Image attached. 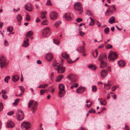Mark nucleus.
<instances>
[{
    "label": "nucleus",
    "mask_w": 130,
    "mask_h": 130,
    "mask_svg": "<svg viewBox=\"0 0 130 130\" xmlns=\"http://www.w3.org/2000/svg\"><path fill=\"white\" fill-rule=\"evenodd\" d=\"M26 19L27 21H29L30 20V16L28 14H27L26 15Z\"/></svg>",
    "instance_id": "nucleus-40"
},
{
    "label": "nucleus",
    "mask_w": 130,
    "mask_h": 130,
    "mask_svg": "<svg viewBox=\"0 0 130 130\" xmlns=\"http://www.w3.org/2000/svg\"><path fill=\"white\" fill-rule=\"evenodd\" d=\"M15 124L13 121H8L6 124V126L7 127L12 128L14 127Z\"/></svg>",
    "instance_id": "nucleus-14"
},
{
    "label": "nucleus",
    "mask_w": 130,
    "mask_h": 130,
    "mask_svg": "<svg viewBox=\"0 0 130 130\" xmlns=\"http://www.w3.org/2000/svg\"><path fill=\"white\" fill-rule=\"evenodd\" d=\"M118 87L117 86H115L112 88V91H114Z\"/></svg>",
    "instance_id": "nucleus-54"
},
{
    "label": "nucleus",
    "mask_w": 130,
    "mask_h": 130,
    "mask_svg": "<svg viewBox=\"0 0 130 130\" xmlns=\"http://www.w3.org/2000/svg\"><path fill=\"white\" fill-rule=\"evenodd\" d=\"M8 63V61L3 56L0 57V65L1 68L6 67Z\"/></svg>",
    "instance_id": "nucleus-5"
},
{
    "label": "nucleus",
    "mask_w": 130,
    "mask_h": 130,
    "mask_svg": "<svg viewBox=\"0 0 130 130\" xmlns=\"http://www.w3.org/2000/svg\"><path fill=\"white\" fill-rule=\"evenodd\" d=\"M46 5H52L51 2L50 0H48L46 4Z\"/></svg>",
    "instance_id": "nucleus-48"
},
{
    "label": "nucleus",
    "mask_w": 130,
    "mask_h": 130,
    "mask_svg": "<svg viewBox=\"0 0 130 130\" xmlns=\"http://www.w3.org/2000/svg\"><path fill=\"white\" fill-rule=\"evenodd\" d=\"M73 85H74V87L75 88L77 87L78 86V84L77 83L74 84Z\"/></svg>",
    "instance_id": "nucleus-64"
},
{
    "label": "nucleus",
    "mask_w": 130,
    "mask_h": 130,
    "mask_svg": "<svg viewBox=\"0 0 130 130\" xmlns=\"http://www.w3.org/2000/svg\"><path fill=\"white\" fill-rule=\"evenodd\" d=\"M63 75H61L58 76L56 79V81L57 82H59L60 81L62 78L63 77Z\"/></svg>",
    "instance_id": "nucleus-27"
},
{
    "label": "nucleus",
    "mask_w": 130,
    "mask_h": 130,
    "mask_svg": "<svg viewBox=\"0 0 130 130\" xmlns=\"http://www.w3.org/2000/svg\"><path fill=\"white\" fill-rule=\"evenodd\" d=\"M82 19L80 18H78L77 20L76 21L78 23H79L82 21Z\"/></svg>",
    "instance_id": "nucleus-56"
},
{
    "label": "nucleus",
    "mask_w": 130,
    "mask_h": 130,
    "mask_svg": "<svg viewBox=\"0 0 130 130\" xmlns=\"http://www.w3.org/2000/svg\"><path fill=\"white\" fill-rule=\"evenodd\" d=\"M106 59L107 57L105 54L104 53H102L99 55L98 60L101 62V61H104Z\"/></svg>",
    "instance_id": "nucleus-11"
},
{
    "label": "nucleus",
    "mask_w": 130,
    "mask_h": 130,
    "mask_svg": "<svg viewBox=\"0 0 130 130\" xmlns=\"http://www.w3.org/2000/svg\"><path fill=\"white\" fill-rule=\"evenodd\" d=\"M46 11H42V12L41 13V15H46Z\"/></svg>",
    "instance_id": "nucleus-55"
},
{
    "label": "nucleus",
    "mask_w": 130,
    "mask_h": 130,
    "mask_svg": "<svg viewBox=\"0 0 130 130\" xmlns=\"http://www.w3.org/2000/svg\"><path fill=\"white\" fill-rule=\"evenodd\" d=\"M95 110L92 109H91L89 111V112L90 113H95Z\"/></svg>",
    "instance_id": "nucleus-51"
},
{
    "label": "nucleus",
    "mask_w": 130,
    "mask_h": 130,
    "mask_svg": "<svg viewBox=\"0 0 130 130\" xmlns=\"http://www.w3.org/2000/svg\"><path fill=\"white\" fill-rule=\"evenodd\" d=\"M59 95L60 98H62L64 96L66 93L64 90V86L63 85L60 84L59 86Z\"/></svg>",
    "instance_id": "nucleus-3"
},
{
    "label": "nucleus",
    "mask_w": 130,
    "mask_h": 130,
    "mask_svg": "<svg viewBox=\"0 0 130 130\" xmlns=\"http://www.w3.org/2000/svg\"><path fill=\"white\" fill-rule=\"evenodd\" d=\"M89 19L91 21L89 24V25L91 26L93 25L94 24V20L91 17H90Z\"/></svg>",
    "instance_id": "nucleus-31"
},
{
    "label": "nucleus",
    "mask_w": 130,
    "mask_h": 130,
    "mask_svg": "<svg viewBox=\"0 0 130 130\" xmlns=\"http://www.w3.org/2000/svg\"><path fill=\"white\" fill-rule=\"evenodd\" d=\"M61 55L62 57L67 59H68L69 58V56L67 53H62Z\"/></svg>",
    "instance_id": "nucleus-26"
},
{
    "label": "nucleus",
    "mask_w": 130,
    "mask_h": 130,
    "mask_svg": "<svg viewBox=\"0 0 130 130\" xmlns=\"http://www.w3.org/2000/svg\"><path fill=\"white\" fill-rule=\"evenodd\" d=\"M13 29V27L12 26H10L8 27L7 28V31H9L10 32H11Z\"/></svg>",
    "instance_id": "nucleus-39"
},
{
    "label": "nucleus",
    "mask_w": 130,
    "mask_h": 130,
    "mask_svg": "<svg viewBox=\"0 0 130 130\" xmlns=\"http://www.w3.org/2000/svg\"><path fill=\"white\" fill-rule=\"evenodd\" d=\"M75 9L76 11L79 12V14H82L83 12V8L82 5L80 2H77L74 5Z\"/></svg>",
    "instance_id": "nucleus-4"
},
{
    "label": "nucleus",
    "mask_w": 130,
    "mask_h": 130,
    "mask_svg": "<svg viewBox=\"0 0 130 130\" xmlns=\"http://www.w3.org/2000/svg\"><path fill=\"white\" fill-rule=\"evenodd\" d=\"M118 64L119 66L121 67H123L125 65V63L124 61L121 60L118 61Z\"/></svg>",
    "instance_id": "nucleus-25"
},
{
    "label": "nucleus",
    "mask_w": 130,
    "mask_h": 130,
    "mask_svg": "<svg viewBox=\"0 0 130 130\" xmlns=\"http://www.w3.org/2000/svg\"><path fill=\"white\" fill-rule=\"evenodd\" d=\"M2 96L4 100L8 98V96L7 95H4L2 94Z\"/></svg>",
    "instance_id": "nucleus-53"
},
{
    "label": "nucleus",
    "mask_w": 130,
    "mask_h": 130,
    "mask_svg": "<svg viewBox=\"0 0 130 130\" xmlns=\"http://www.w3.org/2000/svg\"><path fill=\"white\" fill-rule=\"evenodd\" d=\"M112 8L111 9V10H113V12H114V10H116V8L115 7V6L113 5L112 6Z\"/></svg>",
    "instance_id": "nucleus-59"
},
{
    "label": "nucleus",
    "mask_w": 130,
    "mask_h": 130,
    "mask_svg": "<svg viewBox=\"0 0 130 130\" xmlns=\"http://www.w3.org/2000/svg\"><path fill=\"white\" fill-rule=\"evenodd\" d=\"M88 67L92 70H95L96 69V67L92 64L89 65L88 66Z\"/></svg>",
    "instance_id": "nucleus-28"
},
{
    "label": "nucleus",
    "mask_w": 130,
    "mask_h": 130,
    "mask_svg": "<svg viewBox=\"0 0 130 130\" xmlns=\"http://www.w3.org/2000/svg\"><path fill=\"white\" fill-rule=\"evenodd\" d=\"M125 130H129L128 127L127 126L126 124L125 125Z\"/></svg>",
    "instance_id": "nucleus-61"
},
{
    "label": "nucleus",
    "mask_w": 130,
    "mask_h": 130,
    "mask_svg": "<svg viewBox=\"0 0 130 130\" xmlns=\"http://www.w3.org/2000/svg\"><path fill=\"white\" fill-rule=\"evenodd\" d=\"M23 94V92H21L20 94L18 95H16V96L18 97H20L22 96Z\"/></svg>",
    "instance_id": "nucleus-62"
},
{
    "label": "nucleus",
    "mask_w": 130,
    "mask_h": 130,
    "mask_svg": "<svg viewBox=\"0 0 130 130\" xmlns=\"http://www.w3.org/2000/svg\"><path fill=\"white\" fill-rule=\"evenodd\" d=\"M19 77L17 75H15L12 77V80L13 82H15L17 81L19 79Z\"/></svg>",
    "instance_id": "nucleus-22"
},
{
    "label": "nucleus",
    "mask_w": 130,
    "mask_h": 130,
    "mask_svg": "<svg viewBox=\"0 0 130 130\" xmlns=\"http://www.w3.org/2000/svg\"><path fill=\"white\" fill-rule=\"evenodd\" d=\"M109 30V28L108 27H107L104 29V31L105 33L106 34H107L108 33Z\"/></svg>",
    "instance_id": "nucleus-44"
},
{
    "label": "nucleus",
    "mask_w": 130,
    "mask_h": 130,
    "mask_svg": "<svg viewBox=\"0 0 130 130\" xmlns=\"http://www.w3.org/2000/svg\"><path fill=\"white\" fill-rule=\"evenodd\" d=\"M84 46H80L77 48L76 51L81 53H84L85 50L84 49Z\"/></svg>",
    "instance_id": "nucleus-19"
},
{
    "label": "nucleus",
    "mask_w": 130,
    "mask_h": 130,
    "mask_svg": "<svg viewBox=\"0 0 130 130\" xmlns=\"http://www.w3.org/2000/svg\"><path fill=\"white\" fill-rule=\"evenodd\" d=\"M2 92L3 93L2 94L3 95H5L6 93V91L5 90H4L3 89H2Z\"/></svg>",
    "instance_id": "nucleus-60"
},
{
    "label": "nucleus",
    "mask_w": 130,
    "mask_h": 130,
    "mask_svg": "<svg viewBox=\"0 0 130 130\" xmlns=\"http://www.w3.org/2000/svg\"><path fill=\"white\" fill-rule=\"evenodd\" d=\"M106 47L107 49H109L111 48L112 47V46L110 44H108L106 46Z\"/></svg>",
    "instance_id": "nucleus-45"
},
{
    "label": "nucleus",
    "mask_w": 130,
    "mask_h": 130,
    "mask_svg": "<svg viewBox=\"0 0 130 130\" xmlns=\"http://www.w3.org/2000/svg\"><path fill=\"white\" fill-rule=\"evenodd\" d=\"M34 100H33L29 101L28 103V107L30 108V106H32L31 109L32 112H34L36 111L37 105V103L35 101L34 102Z\"/></svg>",
    "instance_id": "nucleus-2"
},
{
    "label": "nucleus",
    "mask_w": 130,
    "mask_h": 130,
    "mask_svg": "<svg viewBox=\"0 0 130 130\" xmlns=\"http://www.w3.org/2000/svg\"><path fill=\"white\" fill-rule=\"evenodd\" d=\"M25 9L27 10L31 11L32 10V7L31 4L28 3L25 6Z\"/></svg>",
    "instance_id": "nucleus-15"
},
{
    "label": "nucleus",
    "mask_w": 130,
    "mask_h": 130,
    "mask_svg": "<svg viewBox=\"0 0 130 130\" xmlns=\"http://www.w3.org/2000/svg\"><path fill=\"white\" fill-rule=\"evenodd\" d=\"M19 87L20 88V90L21 92H23V94L24 92L25 91L24 88L23 86H19Z\"/></svg>",
    "instance_id": "nucleus-41"
},
{
    "label": "nucleus",
    "mask_w": 130,
    "mask_h": 130,
    "mask_svg": "<svg viewBox=\"0 0 130 130\" xmlns=\"http://www.w3.org/2000/svg\"><path fill=\"white\" fill-rule=\"evenodd\" d=\"M16 116L19 120H22L24 118L23 112L21 109L18 110L16 113Z\"/></svg>",
    "instance_id": "nucleus-7"
},
{
    "label": "nucleus",
    "mask_w": 130,
    "mask_h": 130,
    "mask_svg": "<svg viewBox=\"0 0 130 130\" xmlns=\"http://www.w3.org/2000/svg\"><path fill=\"white\" fill-rule=\"evenodd\" d=\"M61 23V22L60 21H58L55 23L54 24V26L56 27H57L59 26Z\"/></svg>",
    "instance_id": "nucleus-37"
},
{
    "label": "nucleus",
    "mask_w": 130,
    "mask_h": 130,
    "mask_svg": "<svg viewBox=\"0 0 130 130\" xmlns=\"http://www.w3.org/2000/svg\"><path fill=\"white\" fill-rule=\"evenodd\" d=\"M8 43L7 41L5 40L4 42V44L5 46H7L8 45Z\"/></svg>",
    "instance_id": "nucleus-63"
},
{
    "label": "nucleus",
    "mask_w": 130,
    "mask_h": 130,
    "mask_svg": "<svg viewBox=\"0 0 130 130\" xmlns=\"http://www.w3.org/2000/svg\"><path fill=\"white\" fill-rule=\"evenodd\" d=\"M52 66L54 67L55 70H57V72L58 73H62L65 72V67H63L62 64H59L55 61L53 62Z\"/></svg>",
    "instance_id": "nucleus-1"
},
{
    "label": "nucleus",
    "mask_w": 130,
    "mask_h": 130,
    "mask_svg": "<svg viewBox=\"0 0 130 130\" xmlns=\"http://www.w3.org/2000/svg\"><path fill=\"white\" fill-rule=\"evenodd\" d=\"M107 71L105 69L103 70L101 72V76L102 78H105L108 74Z\"/></svg>",
    "instance_id": "nucleus-18"
},
{
    "label": "nucleus",
    "mask_w": 130,
    "mask_h": 130,
    "mask_svg": "<svg viewBox=\"0 0 130 130\" xmlns=\"http://www.w3.org/2000/svg\"><path fill=\"white\" fill-rule=\"evenodd\" d=\"M100 104L101 105H105L106 104V102L104 100H100Z\"/></svg>",
    "instance_id": "nucleus-36"
},
{
    "label": "nucleus",
    "mask_w": 130,
    "mask_h": 130,
    "mask_svg": "<svg viewBox=\"0 0 130 130\" xmlns=\"http://www.w3.org/2000/svg\"><path fill=\"white\" fill-rule=\"evenodd\" d=\"M64 18L66 20L68 21L71 20L72 19L71 17V14L69 13H66L64 15Z\"/></svg>",
    "instance_id": "nucleus-17"
},
{
    "label": "nucleus",
    "mask_w": 130,
    "mask_h": 130,
    "mask_svg": "<svg viewBox=\"0 0 130 130\" xmlns=\"http://www.w3.org/2000/svg\"><path fill=\"white\" fill-rule=\"evenodd\" d=\"M53 42L55 44L58 45L59 44V41L58 40H57L54 39H53Z\"/></svg>",
    "instance_id": "nucleus-43"
},
{
    "label": "nucleus",
    "mask_w": 130,
    "mask_h": 130,
    "mask_svg": "<svg viewBox=\"0 0 130 130\" xmlns=\"http://www.w3.org/2000/svg\"><path fill=\"white\" fill-rule=\"evenodd\" d=\"M46 91L45 90H42L40 91V94L41 95H43Z\"/></svg>",
    "instance_id": "nucleus-49"
},
{
    "label": "nucleus",
    "mask_w": 130,
    "mask_h": 130,
    "mask_svg": "<svg viewBox=\"0 0 130 130\" xmlns=\"http://www.w3.org/2000/svg\"><path fill=\"white\" fill-rule=\"evenodd\" d=\"M79 35L82 37L85 34V32H83L81 31H80L79 32Z\"/></svg>",
    "instance_id": "nucleus-50"
},
{
    "label": "nucleus",
    "mask_w": 130,
    "mask_h": 130,
    "mask_svg": "<svg viewBox=\"0 0 130 130\" xmlns=\"http://www.w3.org/2000/svg\"><path fill=\"white\" fill-rule=\"evenodd\" d=\"M48 23V21L46 19L42 21L41 24L42 25H47Z\"/></svg>",
    "instance_id": "nucleus-33"
},
{
    "label": "nucleus",
    "mask_w": 130,
    "mask_h": 130,
    "mask_svg": "<svg viewBox=\"0 0 130 130\" xmlns=\"http://www.w3.org/2000/svg\"><path fill=\"white\" fill-rule=\"evenodd\" d=\"M101 65L100 66V67L101 68H103L106 67L108 65L107 63L104 61H101L100 63Z\"/></svg>",
    "instance_id": "nucleus-20"
},
{
    "label": "nucleus",
    "mask_w": 130,
    "mask_h": 130,
    "mask_svg": "<svg viewBox=\"0 0 130 130\" xmlns=\"http://www.w3.org/2000/svg\"><path fill=\"white\" fill-rule=\"evenodd\" d=\"M29 41V39L28 38H27L26 40H25L23 42L22 46L24 47H26L28 46L29 45V43L28 42Z\"/></svg>",
    "instance_id": "nucleus-21"
},
{
    "label": "nucleus",
    "mask_w": 130,
    "mask_h": 130,
    "mask_svg": "<svg viewBox=\"0 0 130 130\" xmlns=\"http://www.w3.org/2000/svg\"><path fill=\"white\" fill-rule=\"evenodd\" d=\"M20 100L18 99H17L15 100V102L13 103V104L14 105H17L19 102Z\"/></svg>",
    "instance_id": "nucleus-42"
},
{
    "label": "nucleus",
    "mask_w": 130,
    "mask_h": 130,
    "mask_svg": "<svg viewBox=\"0 0 130 130\" xmlns=\"http://www.w3.org/2000/svg\"><path fill=\"white\" fill-rule=\"evenodd\" d=\"M112 8V7L111 6L109 7V8L107 9V10L105 12V14L106 15H107V13H108L109 14V12H110L111 13L113 12V10H111V9Z\"/></svg>",
    "instance_id": "nucleus-30"
},
{
    "label": "nucleus",
    "mask_w": 130,
    "mask_h": 130,
    "mask_svg": "<svg viewBox=\"0 0 130 130\" xmlns=\"http://www.w3.org/2000/svg\"><path fill=\"white\" fill-rule=\"evenodd\" d=\"M67 78L71 82L70 83H71L72 82H75L77 79L76 76L72 74H70L69 75L67 76Z\"/></svg>",
    "instance_id": "nucleus-10"
},
{
    "label": "nucleus",
    "mask_w": 130,
    "mask_h": 130,
    "mask_svg": "<svg viewBox=\"0 0 130 130\" xmlns=\"http://www.w3.org/2000/svg\"><path fill=\"white\" fill-rule=\"evenodd\" d=\"M51 34V30L49 27H46L43 29L42 35L44 37H49Z\"/></svg>",
    "instance_id": "nucleus-8"
},
{
    "label": "nucleus",
    "mask_w": 130,
    "mask_h": 130,
    "mask_svg": "<svg viewBox=\"0 0 130 130\" xmlns=\"http://www.w3.org/2000/svg\"><path fill=\"white\" fill-rule=\"evenodd\" d=\"M117 55L116 53L112 52L110 53L108 56L109 60L112 61H113L117 58Z\"/></svg>",
    "instance_id": "nucleus-9"
},
{
    "label": "nucleus",
    "mask_w": 130,
    "mask_h": 130,
    "mask_svg": "<svg viewBox=\"0 0 130 130\" xmlns=\"http://www.w3.org/2000/svg\"><path fill=\"white\" fill-rule=\"evenodd\" d=\"M46 59L48 61H51L53 59V55L51 53H48L45 55Z\"/></svg>",
    "instance_id": "nucleus-13"
},
{
    "label": "nucleus",
    "mask_w": 130,
    "mask_h": 130,
    "mask_svg": "<svg viewBox=\"0 0 130 130\" xmlns=\"http://www.w3.org/2000/svg\"><path fill=\"white\" fill-rule=\"evenodd\" d=\"M14 113V111H10L8 112L7 115L9 116L12 115Z\"/></svg>",
    "instance_id": "nucleus-47"
},
{
    "label": "nucleus",
    "mask_w": 130,
    "mask_h": 130,
    "mask_svg": "<svg viewBox=\"0 0 130 130\" xmlns=\"http://www.w3.org/2000/svg\"><path fill=\"white\" fill-rule=\"evenodd\" d=\"M17 19L19 23V25L20 24L21 21L22 19V17L21 15L20 14L18 15L17 17Z\"/></svg>",
    "instance_id": "nucleus-24"
},
{
    "label": "nucleus",
    "mask_w": 130,
    "mask_h": 130,
    "mask_svg": "<svg viewBox=\"0 0 130 130\" xmlns=\"http://www.w3.org/2000/svg\"><path fill=\"white\" fill-rule=\"evenodd\" d=\"M54 75V73H51L50 75V78L51 80H52L53 79Z\"/></svg>",
    "instance_id": "nucleus-58"
},
{
    "label": "nucleus",
    "mask_w": 130,
    "mask_h": 130,
    "mask_svg": "<svg viewBox=\"0 0 130 130\" xmlns=\"http://www.w3.org/2000/svg\"><path fill=\"white\" fill-rule=\"evenodd\" d=\"M21 127L23 130H28L31 127V125L29 122H23L22 123Z\"/></svg>",
    "instance_id": "nucleus-6"
},
{
    "label": "nucleus",
    "mask_w": 130,
    "mask_h": 130,
    "mask_svg": "<svg viewBox=\"0 0 130 130\" xmlns=\"http://www.w3.org/2000/svg\"><path fill=\"white\" fill-rule=\"evenodd\" d=\"M10 78V77L9 76H6L4 79V81L8 83V79Z\"/></svg>",
    "instance_id": "nucleus-38"
},
{
    "label": "nucleus",
    "mask_w": 130,
    "mask_h": 130,
    "mask_svg": "<svg viewBox=\"0 0 130 130\" xmlns=\"http://www.w3.org/2000/svg\"><path fill=\"white\" fill-rule=\"evenodd\" d=\"M97 90V88L96 86H93L92 88V90L93 92H95Z\"/></svg>",
    "instance_id": "nucleus-46"
},
{
    "label": "nucleus",
    "mask_w": 130,
    "mask_h": 130,
    "mask_svg": "<svg viewBox=\"0 0 130 130\" xmlns=\"http://www.w3.org/2000/svg\"><path fill=\"white\" fill-rule=\"evenodd\" d=\"M110 85L108 84H106V83H104V88L106 90H108L110 89Z\"/></svg>",
    "instance_id": "nucleus-34"
},
{
    "label": "nucleus",
    "mask_w": 130,
    "mask_h": 130,
    "mask_svg": "<svg viewBox=\"0 0 130 130\" xmlns=\"http://www.w3.org/2000/svg\"><path fill=\"white\" fill-rule=\"evenodd\" d=\"M86 13L89 16H92L93 15V14L90 10H86Z\"/></svg>",
    "instance_id": "nucleus-35"
},
{
    "label": "nucleus",
    "mask_w": 130,
    "mask_h": 130,
    "mask_svg": "<svg viewBox=\"0 0 130 130\" xmlns=\"http://www.w3.org/2000/svg\"><path fill=\"white\" fill-rule=\"evenodd\" d=\"M57 14L55 11L52 12L50 14V16L51 19L52 20H54L57 17Z\"/></svg>",
    "instance_id": "nucleus-12"
},
{
    "label": "nucleus",
    "mask_w": 130,
    "mask_h": 130,
    "mask_svg": "<svg viewBox=\"0 0 130 130\" xmlns=\"http://www.w3.org/2000/svg\"><path fill=\"white\" fill-rule=\"evenodd\" d=\"M86 90L85 88L80 87L77 89L76 92L77 93H81L84 92Z\"/></svg>",
    "instance_id": "nucleus-16"
},
{
    "label": "nucleus",
    "mask_w": 130,
    "mask_h": 130,
    "mask_svg": "<svg viewBox=\"0 0 130 130\" xmlns=\"http://www.w3.org/2000/svg\"><path fill=\"white\" fill-rule=\"evenodd\" d=\"M48 84H42L39 85L38 86V88H45L48 86Z\"/></svg>",
    "instance_id": "nucleus-32"
},
{
    "label": "nucleus",
    "mask_w": 130,
    "mask_h": 130,
    "mask_svg": "<svg viewBox=\"0 0 130 130\" xmlns=\"http://www.w3.org/2000/svg\"><path fill=\"white\" fill-rule=\"evenodd\" d=\"M40 17L42 19H46V15H40Z\"/></svg>",
    "instance_id": "nucleus-57"
},
{
    "label": "nucleus",
    "mask_w": 130,
    "mask_h": 130,
    "mask_svg": "<svg viewBox=\"0 0 130 130\" xmlns=\"http://www.w3.org/2000/svg\"><path fill=\"white\" fill-rule=\"evenodd\" d=\"M33 32L32 31H28L26 35V37L29 38L31 37V36L33 35Z\"/></svg>",
    "instance_id": "nucleus-29"
},
{
    "label": "nucleus",
    "mask_w": 130,
    "mask_h": 130,
    "mask_svg": "<svg viewBox=\"0 0 130 130\" xmlns=\"http://www.w3.org/2000/svg\"><path fill=\"white\" fill-rule=\"evenodd\" d=\"M109 22L111 24L115 23V19L114 17L112 16L110 18L109 20Z\"/></svg>",
    "instance_id": "nucleus-23"
},
{
    "label": "nucleus",
    "mask_w": 130,
    "mask_h": 130,
    "mask_svg": "<svg viewBox=\"0 0 130 130\" xmlns=\"http://www.w3.org/2000/svg\"><path fill=\"white\" fill-rule=\"evenodd\" d=\"M3 108V105L2 103H0V112L2 110Z\"/></svg>",
    "instance_id": "nucleus-52"
}]
</instances>
